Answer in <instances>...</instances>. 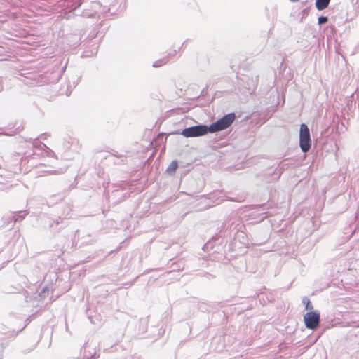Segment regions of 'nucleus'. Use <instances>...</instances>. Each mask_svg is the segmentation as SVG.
Instances as JSON below:
<instances>
[{
    "label": "nucleus",
    "mask_w": 359,
    "mask_h": 359,
    "mask_svg": "<svg viewBox=\"0 0 359 359\" xmlns=\"http://www.w3.org/2000/svg\"><path fill=\"white\" fill-rule=\"evenodd\" d=\"M235 119L234 114L225 115L216 122L212 123L209 127L210 133H215L227 128L231 125Z\"/></svg>",
    "instance_id": "nucleus-1"
},
{
    "label": "nucleus",
    "mask_w": 359,
    "mask_h": 359,
    "mask_svg": "<svg viewBox=\"0 0 359 359\" xmlns=\"http://www.w3.org/2000/svg\"><path fill=\"white\" fill-rule=\"evenodd\" d=\"M311 145V140L310 137V131L308 126L302 123L300 126L299 131V146L303 152H307Z\"/></svg>",
    "instance_id": "nucleus-2"
},
{
    "label": "nucleus",
    "mask_w": 359,
    "mask_h": 359,
    "mask_svg": "<svg viewBox=\"0 0 359 359\" xmlns=\"http://www.w3.org/2000/svg\"><path fill=\"white\" fill-rule=\"evenodd\" d=\"M320 315L319 311H309L304 316L305 326L308 329L316 330L320 324Z\"/></svg>",
    "instance_id": "nucleus-3"
},
{
    "label": "nucleus",
    "mask_w": 359,
    "mask_h": 359,
    "mask_svg": "<svg viewBox=\"0 0 359 359\" xmlns=\"http://www.w3.org/2000/svg\"><path fill=\"white\" fill-rule=\"evenodd\" d=\"M209 132L208 127L204 125L196 126L184 129L181 134L186 137L202 136Z\"/></svg>",
    "instance_id": "nucleus-4"
},
{
    "label": "nucleus",
    "mask_w": 359,
    "mask_h": 359,
    "mask_svg": "<svg viewBox=\"0 0 359 359\" xmlns=\"http://www.w3.org/2000/svg\"><path fill=\"white\" fill-rule=\"evenodd\" d=\"M330 0H316V6L318 11H323L327 8Z\"/></svg>",
    "instance_id": "nucleus-5"
},
{
    "label": "nucleus",
    "mask_w": 359,
    "mask_h": 359,
    "mask_svg": "<svg viewBox=\"0 0 359 359\" xmlns=\"http://www.w3.org/2000/svg\"><path fill=\"white\" fill-rule=\"evenodd\" d=\"M177 168H178L177 162L176 161H173L170 163L169 166L167 168L166 172L168 174L172 175L175 174V172H176Z\"/></svg>",
    "instance_id": "nucleus-6"
},
{
    "label": "nucleus",
    "mask_w": 359,
    "mask_h": 359,
    "mask_svg": "<svg viewBox=\"0 0 359 359\" xmlns=\"http://www.w3.org/2000/svg\"><path fill=\"white\" fill-rule=\"evenodd\" d=\"M304 302L306 304L305 309L309 311H313V306H312L311 301L309 299H304Z\"/></svg>",
    "instance_id": "nucleus-7"
},
{
    "label": "nucleus",
    "mask_w": 359,
    "mask_h": 359,
    "mask_svg": "<svg viewBox=\"0 0 359 359\" xmlns=\"http://www.w3.org/2000/svg\"><path fill=\"white\" fill-rule=\"evenodd\" d=\"M327 20H328V18H327V17H325V16H320L318 19V24H320V25L326 23L327 22Z\"/></svg>",
    "instance_id": "nucleus-8"
}]
</instances>
